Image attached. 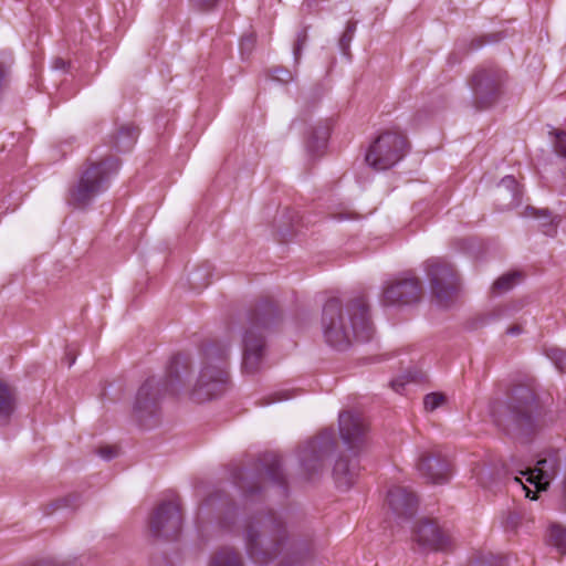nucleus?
Listing matches in <instances>:
<instances>
[{
	"instance_id": "f257e3e1",
	"label": "nucleus",
	"mask_w": 566,
	"mask_h": 566,
	"mask_svg": "<svg viewBox=\"0 0 566 566\" xmlns=\"http://www.w3.org/2000/svg\"><path fill=\"white\" fill-rule=\"evenodd\" d=\"M248 556L259 565H268L283 551L287 555L279 566H307L315 552L314 532L306 521L290 511L258 512L243 527Z\"/></svg>"
},
{
	"instance_id": "f03ea898",
	"label": "nucleus",
	"mask_w": 566,
	"mask_h": 566,
	"mask_svg": "<svg viewBox=\"0 0 566 566\" xmlns=\"http://www.w3.org/2000/svg\"><path fill=\"white\" fill-rule=\"evenodd\" d=\"M322 327L326 343L337 350L347 349L353 340H370L374 325L365 296L352 298L346 305V315L338 298H328L323 307Z\"/></svg>"
},
{
	"instance_id": "7ed1b4c3",
	"label": "nucleus",
	"mask_w": 566,
	"mask_h": 566,
	"mask_svg": "<svg viewBox=\"0 0 566 566\" xmlns=\"http://www.w3.org/2000/svg\"><path fill=\"white\" fill-rule=\"evenodd\" d=\"M188 368V358L178 354L170 360L165 379L151 376L142 384L133 406V418L140 428L153 429L161 422L165 394L180 390Z\"/></svg>"
},
{
	"instance_id": "20e7f679",
	"label": "nucleus",
	"mask_w": 566,
	"mask_h": 566,
	"mask_svg": "<svg viewBox=\"0 0 566 566\" xmlns=\"http://www.w3.org/2000/svg\"><path fill=\"white\" fill-rule=\"evenodd\" d=\"M538 402L534 390L525 385L512 388L504 401L492 407L494 422L506 433L528 434L535 428Z\"/></svg>"
},
{
	"instance_id": "39448f33",
	"label": "nucleus",
	"mask_w": 566,
	"mask_h": 566,
	"mask_svg": "<svg viewBox=\"0 0 566 566\" xmlns=\"http://www.w3.org/2000/svg\"><path fill=\"white\" fill-rule=\"evenodd\" d=\"M339 434L343 443L352 452L353 459L342 454L335 462L333 476L339 490L347 491L358 476L357 457L367 441V424L364 419L350 411H343L338 417Z\"/></svg>"
},
{
	"instance_id": "423d86ee",
	"label": "nucleus",
	"mask_w": 566,
	"mask_h": 566,
	"mask_svg": "<svg viewBox=\"0 0 566 566\" xmlns=\"http://www.w3.org/2000/svg\"><path fill=\"white\" fill-rule=\"evenodd\" d=\"M280 318L277 306L272 300L258 303L248 315V327L242 337V370L253 375L260 370L265 352L262 331L273 326Z\"/></svg>"
},
{
	"instance_id": "0eeeda50",
	"label": "nucleus",
	"mask_w": 566,
	"mask_h": 566,
	"mask_svg": "<svg viewBox=\"0 0 566 566\" xmlns=\"http://www.w3.org/2000/svg\"><path fill=\"white\" fill-rule=\"evenodd\" d=\"M230 346L221 342H208L202 347V368L191 397L205 402L222 395L229 385L227 370Z\"/></svg>"
},
{
	"instance_id": "6e6552de",
	"label": "nucleus",
	"mask_w": 566,
	"mask_h": 566,
	"mask_svg": "<svg viewBox=\"0 0 566 566\" xmlns=\"http://www.w3.org/2000/svg\"><path fill=\"white\" fill-rule=\"evenodd\" d=\"M120 161L115 156H108L101 161L92 163L82 174L78 182L70 190L69 203L76 208H85L109 184L117 172Z\"/></svg>"
},
{
	"instance_id": "1a4fd4ad",
	"label": "nucleus",
	"mask_w": 566,
	"mask_h": 566,
	"mask_svg": "<svg viewBox=\"0 0 566 566\" xmlns=\"http://www.w3.org/2000/svg\"><path fill=\"white\" fill-rule=\"evenodd\" d=\"M424 272L432 298L441 307H450L461 291V280L454 265L444 259L431 258L424 263Z\"/></svg>"
},
{
	"instance_id": "9d476101",
	"label": "nucleus",
	"mask_w": 566,
	"mask_h": 566,
	"mask_svg": "<svg viewBox=\"0 0 566 566\" xmlns=\"http://www.w3.org/2000/svg\"><path fill=\"white\" fill-rule=\"evenodd\" d=\"M408 151L406 136L396 130L380 134L370 145L365 160L376 170H386L401 160Z\"/></svg>"
},
{
	"instance_id": "9b49d317",
	"label": "nucleus",
	"mask_w": 566,
	"mask_h": 566,
	"mask_svg": "<svg viewBox=\"0 0 566 566\" xmlns=\"http://www.w3.org/2000/svg\"><path fill=\"white\" fill-rule=\"evenodd\" d=\"M506 72L496 65L478 69L471 78L473 105L483 111L492 107L503 94Z\"/></svg>"
},
{
	"instance_id": "f8f14e48",
	"label": "nucleus",
	"mask_w": 566,
	"mask_h": 566,
	"mask_svg": "<svg viewBox=\"0 0 566 566\" xmlns=\"http://www.w3.org/2000/svg\"><path fill=\"white\" fill-rule=\"evenodd\" d=\"M422 297V282L412 272H405L382 286L380 303L384 306H411Z\"/></svg>"
},
{
	"instance_id": "ddd939ff",
	"label": "nucleus",
	"mask_w": 566,
	"mask_h": 566,
	"mask_svg": "<svg viewBox=\"0 0 566 566\" xmlns=\"http://www.w3.org/2000/svg\"><path fill=\"white\" fill-rule=\"evenodd\" d=\"M336 441L332 430H323L314 440L307 441L298 450V461L307 479L319 473L324 460L334 451Z\"/></svg>"
},
{
	"instance_id": "4468645a",
	"label": "nucleus",
	"mask_w": 566,
	"mask_h": 566,
	"mask_svg": "<svg viewBox=\"0 0 566 566\" xmlns=\"http://www.w3.org/2000/svg\"><path fill=\"white\" fill-rule=\"evenodd\" d=\"M182 514L178 500L164 501L154 511L149 530L153 536L175 539L181 532Z\"/></svg>"
},
{
	"instance_id": "2eb2a0df",
	"label": "nucleus",
	"mask_w": 566,
	"mask_h": 566,
	"mask_svg": "<svg viewBox=\"0 0 566 566\" xmlns=\"http://www.w3.org/2000/svg\"><path fill=\"white\" fill-rule=\"evenodd\" d=\"M387 503L398 525L409 523L418 511L417 495L405 486H392L387 493Z\"/></svg>"
},
{
	"instance_id": "dca6fc26",
	"label": "nucleus",
	"mask_w": 566,
	"mask_h": 566,
	"mask_svg": "<svg viewBox=\"0 0 566 566\" xmlns=\"http://www.w3.org/2000/svg\"><path fill=\"white\" fill-rule=\"evenodd\" d=\"M412 538L420 546L432 551H444L450 536L433 520L421 518L412 531Z\"/></svg>"
},
{
	"instance_id": "f3484780",
	"label": "nucleus",
	"mask_w": 566,
	"mask_h": 566,
	"mask_svg": "<svg viewBox=\"0 0 566 566\" xmlns=\"http://www.w3.org/2000/svg\"><path fill=\"white\" fill-rule=\"evenodd\" d=\"M417 469L421 476L436 484L446 483L450 475L449 462L438 454L422 453L419 457Z\"/></svg>"
},
{
	"instance_id": "a211bd4d",
	"label": "nucleus",
	"mask_w": 566,
	"mask_h": 566,
	"mask_svg": "<svg viewBox=\"0 0 566 566\" xmlns=\"http://www.w3.org/2000/svg\"><path fill=\"white\" fill-rule=\"evenodd\" d=\"M558 469V459L555 454L546 458L538 459L536 465L525 471H520L521 474L526 475V481L534 484L537 491H545L549 481L555 476Z\"/></svg>"
},
{
	"instance_id": "6ab92c4d",
	"label": "nucleus",
	"mask_w": 566,
	"mask_h": 566,
	"mask_svg": "<svg viewBox=\"0 0 566 566\" xmlns=\"http://www.w3.org/2000/svg\"><path fill=\"white\" fill-rule=\"evenodd\" d=\"M260 465L272 483V486L276 490L277 495L286 497L289 493V485L282 470L281 458L275 453H265L260 459Z\"/></svg>"
},
{
	"instance_id": "aec40b11",
	"label": "nucleus",
	"mask_w": 566,
	"mask_h": 566,
	"mask_svg": "<svg viewBox=\"0 0 566 566\" xmlns=\"http://www.w3.org/2000/svg\"><path fill=\"white\" fill-rule=\"evenodd\" d=\"M205 506L219 510L223 527H230L234 523L237 506L228 493L218 490L209 494L201 503L200 510Z\"/></svg>"
},
{
	"instance_id": "412c9836",
	"label": "nucleus",
	"mask_w": 566,
	"mask_h": 566,
	"mask_svg": "<svg viewBox=\"0 0 566 566\" xmlns=\"http://www.w3.org/2000/svg\"><path fill=\"white\" fill-rule=\"evenodd\" d=\"M495 197L502 209H512L520 205L522 192L513 176H505L496 186Z\"/></svg>"
},
{
	"instance_id": "4be33fe9",
	"label": "nucleus",
	"mask_w": 566,
	"mask_h": 566,
	"mask_svg": "<svg viewBox=\"0 0 566 566\" xmlns=\"http://www.w3.org/2000/svg\"><path fill=\"white\" fill-rule=\"evenodd\" d=\"M15 409V395L13 390L0 380V426L6 424Z\"/></svg>"
},
{
	"instance_id": "5701e85b",
	"label": "nucleus",
	"mask_w": 566,
	"mask_h": 566,
	"mask_svg": "<svg viewBox=\"0 0 566 566\" xmlns=\"http://www.w3.org/2000/svg\"><path fill=\"white\" fill-rule=\"evenodd\" d=\"M525 214L539 220V228L544 234L548 237H554L556 234L558 221L547 209L538 210L533 207H527Z\"/></svg>"
},
{
	"instance_id": "b1692460",
	"label": "nucleus",
	"mask_w": 566,
	"mask_h": 566,
	"mask_svg": "<svg viewBox=\"0 0 566 566\" xmlns=\"http://www.w3.org/2000/svg\"><path fill=\"white\" fill-rule=\"evenodd\" d=\"M138 129L133 125L122 126L114 140V147L117 151H128L137 137Z\"/></svg>"
},
{
	"instance_id": "393cba45",
	"label": "nucleus",
	"mask_w": 566,
	"mask_h": 566,
	"mask_svg": "<svg viewBox=\"0 0 566 566\" xmlns=\"http://www.w3.org/2000/svg\"><path fill=\"white\" fill-rule=\"evenodd\" d=\"M210 566H243V560L237 551L224 547L213 555Z\"/></svg>"
},
{
	"instance_id": "a878e982",
	"label": "nucleus",
	"mask_w": 566,
	"mask_h": 566,
	"mask_svg": "<svg viewBox=\"0 0 566 566\" xmlns=\"http://www.w3.org/2000/svg\"><path fill=\"white\" fill-rule=\"evenodd\" d=\"M233 481L235 485L242 491L245 502L261 496L263 490L260 484L258 482H245L242 470H238L233 473Z\"/></svg>"
},
{
	"instance_id": "bb28decb",
	"label": "nucleus",
	"mask_w": 566,
	"mask_h": 566,
	"mask_svg": "<svg viewBox=\"0 0 566 566\" xmlns=\"http://www.w3.org/2000/svg\"><path fill=\"white\" fill-rule=\"evenodd\" d=\"M328 129L326 127L315 128L306 143L307 151L318 156L326 146Z\"/></svg>"
},
{
	"instance_id": "cd10ccee",
	"label": "nucleus",
	"mask_w": 566,
	"mask_h": 566,
	"mask_svg": "<svg viewBox=\"0 0 566 566\" xmlns=\"http://www.w3.org/2000/svg\"><path fill=\"white\" fill-rule=\"evenodd\" d=\"M548 542L556 547L560 554L566 555V527L553 524L549 527Z\"/></svg>"
},
{
	"instance_id": "c85d7f7f",
	"label": "nucleus",
	"mask_w": 566,
	"mask_h": 566,
	"mask_svg": "<svg viewBox=\"0 0 566 566\" xmlns=\"http://www.w3.org/2000/svg\"><path fill=\"white\" fill-rule=\"evenodd\" d=\"M520 272L506 273L500 276L492 286V290L496 294H502L509 292L520 280Z\"/></svg>"
},
{
	"instance_id": "c756f323",
	"label": "nucleus",
	"mask_w": 566,
	"mask_h": 566,
	"mask_svg": "<svg viewBox=\"0 0 566 566\" xmlns=\"http://www.w3.org/2000/svg\"><path fill=\"white\" fill-rule=\"evenodd\" d=\"M210 270L209 268L196 269L189 275V283L193 290H201L210 283Z\"/></svg>"
},
{
	"instance_id": "7c9ffc66",
	"label": "nucleus",
	"mask_w": 566,
	"mask_h": 566,
	"mask_svg": "<svg viewBox=\"0 0 566 566\" xmlns=\"http://www.w3.org/2000/svg\"><path fill=\"white\" fill-rule=\"evenodd\" d=\"M545 354L547 358L555 365V367L560 371H566V350L558 347H548L545 348Z\"/></svg>"
},
{
	"instance_id": "2f4dec72",
	"label": "nucleus",
	"mask_w": 566,
	"mask_h": 566,
	"mask_svg": "<svg viewBox=\"0 0 566 566\" xmlns=\"http://www.w3.org/2000/svg\"><path fill=\"white\" fill-rule=\"evenodd\" d=\"M356 31V22L349 21L346 25L345 31L343 32L338 45L342 53L346 56L350 55V42L354 38Z\"/></svg>"
},
{
	"instance_id": "473e14b6",
	"label": "nucleus",
	"mask_w": 566,
	"mask_h": 566,
	"mask_svg": "<svg viewBox=\"0 0 566 566\" xmlns=\"http://www.w3.org/2000/svg\"><path fill=\"white\" fill-rule=\"evenodd\" d=\"M446 401V396L440 392H431L424 396L423 405L426 410L433 411L440 406H442Z\"/></svg>"
},
{
	"instance_id": "72a5a7b5",
	"label": "nucleus",
	"mask_w": 566,
	"mask_h": 566,
	"mask_svg": "<svg viewBox=\"0 0 566 566\" xmlns=\"http://www.w3.org/2000/svg\"><path fill=\"white\" fill-rule=\"evenodd\" d=\"M77 496L76 495H69L65 497L57 499L53 502H51L46 507L44 513L51 514L53 511L60 507H72L74 503L76 502Z\"/></svg>"
},
{
	"instance_id": "f704fd0d",
	"label": "nucleus",
	"mask_w": 566,
	"mask_h": 566,
	"mask_svg": "<svg viewBox=\"0 0 566 566\" xmlns=\"http://www.w3.org/2000/svg\"><path fill=\"white\" fill-rule=\"evenodd\" d=\"M551 134L555 136L554 147L555 151L566 158V132L554 129Z\"/></svg>"
},
{
	"instance_id": "c9c22d12",
	"label": "nucleus",
	"mask_w": 566,
	"mask_h": 566,
	"mask_svg": "<svg viewBox=\"0 0 566 566\" xmlns=\"http://www.w3.org/2000/svg\"><path fill=\"white\" fill-rule=\"evenodd\" d=\"M306 41H307V29L304 28L300 32H297V36H296L294 48H293L294 60L296 63H298V61L301 59L302 50H303Z\"/></svg>"
},
{
	"instance_id": "e433bc0d",
	"label": "nucleus",
	"mask_w": 566,
	"mask_h": 566,
	"mask_svg": "<svg viewBox=\"0 0 566 566\" xmlns=\"http://www.w3.org/2000/svg\"><path fill=\"white\" fill-rule=\"evenodd\" d=\"M331 217L336 221H345V220H358L360 216L355 211L348 208H340L331 212Z\"/></svg>"
},
{
	"instance_id": "4c0bfd02",
	"label": "nucleus",
	"mask_w": 566,
	"mask_h": 566,
	"mask_svg": "<svg viewBox=\"0 0 566 566\" xmlns=\"http://www.w3.org/2000/svg\"><path fill=\"white\" fill-rule=\"evenodd\" d=\"M191 6L202 12H209L217 8L220 0H189Z\"/></svg>"
},
{
	"instance_id": "58836bf2",
	"label": "nucleus",
	"mask_w": 566,
	"mask_h": 566,
	"mask_svg": "<svg viewBox=\"0 0 566 566\" xmlns=\"http://www.w3.org/2000/svg\"><path fill=\"white\" fill-rule=\"evenodd\" d=\"M294 397V391H290V390H280V391H276L274 392L273 395L266 397V398H263V405H270V403H273V402H276V401H283V400H287L290 398Z\"/></svg>"
},
{
	"instance_id": "ea45409f",
	"label": "nucleus",
	"mask_w": 566,
	"mask_h": 566,
	"mask_svg": "<svg viewBox=\"0 0 566 566\" xmlns=\"http://www.w3.org/2000/svg\"><path fill=\"white\" fill-rule=\"evenodd\" d=\"M254 43H255V38L253 34H247V35H243L241 38V41H240V50H241V54L244 55H249L253 48H254Z\"/></svg>"
},
{
	"instance_id": "a19ab883",
	"label": "nucleus",
	"mask_w": 566,
	"mask_h": 566,
	"mask_svg": "<svg viewBox=\"0 0 566 566\" xmlns=\"http://www.w3.org/2000/svg\"><path fill=\"white\" fill-rule=\"evenodd\" d=\"M97 453L101 458L105 460H112L117 455V449L111 446L101 447L97 450Z\"/></svg>"
},
{
	"instance_id": "79ce46f5",
	"label": "nucleus",
	"mask_w": 566,
	"mask_h": 566,
	"mask_svg": "<svg viewBox=\"0 0 566 566\" xmlns=\"http://www.w3.org/2000/svg\"><path fill=\"white\" fill-rule=\"evenodd\" d=\"M273 76L281 82H289L292 78L290 71L283 69H276Z\"/></svg>"
},
{
	"instance_id": "37998d69",
	"label": "nucleus",
	"mask_w": 566,
	"mask_h": 566,
	"mask_svg": "<svg viewBox=\"0 0 566 566\" xmlns=\"http://www.w3.org/2000/svg\"><path fill=\"white\" fill-rule=\"evenodd\" d=\"M66 65H67V63L63 59H61V57H56L54 60V62H53V67L55 70L65 71L66 70Z\"/></svg>"
},
{
	"instance_id": "c03bdc74",
	"label": "nucleus",
	"mask_w": 566,
	"mask_h": 566,
	"mask_svg": "<svg viewBox=\"0 0 566 566\" xmlns=\"http://www.w3.org/2000/svg\"><path fill=\"white\" fill-rule=\"evenodd\" d=\"M7 76V69L2 61H0V90L3 87Z\"/></svg>"
},
{
	"instance_id": "a18cd8bd",
	"label": "nucleus",
	"mask_w": 566,
	"mask_h": 566,
	"mask_svg": "<svg viewBox=\"0 0 566 566\" xmlns=\"http://www.w3.org/2000/svg\"><path fill=\"white\" fill-rule=\"evenodd\" d=\"M521 333H522V327L520 325H513L506 329V334L513 335V336L520 335Z\"/></svg>"
},
{
	"instance_id": "49530a36",
	"label": "nucleus",
	"mask_w": 566,
	"mask_h": 566,
	"mask_svg": "<svg viewBox=\"0 0 566 566\" xmlns=\"http://www.w3.org/2000/svg\"><path fill=\"white\" fill-rule=\"evenodd\" d=\"M483 43H484V41H483V39L481 38V39H475V40H473V41H472V43H471V45H472V48H473V49H478V48L482 46V45H483Z\"/></svg>"
},
{
	"instance_id": "de8ad7c7",
	"label": "nucleus",
	"mask_w": 566,
	"mask_h": 566,
	"mask_svg": "<svg viewBox=\"0 0 566 566\" xmlns=\"http://www.w3.org/2000/svg\"><path fill=\"white\" fill-rule=\"evenodd\" d=\"M66 359H67L69 367H71L74 364V361H75V357L72 356L71 353L66 354Z\"/></svg>"
},
{
	"instance_id": "09e8293b",
	"label": "nucleus",
	"mask_w": 566,
	"mask_h": 566,
	"mask_svg": "<svg viewBox=\"0 0 566 566\" xmlns=\"http://www.w3.org/2000/svg\"><path fill=\"white\" fill-rule=\"evenodd\" d=\"M488 38L489 42H497L500 40L499 34H490Z\"/></svg>"
},
{
	"instance_id": "8fccbe9b",
	"label": "nucleus",
	"mask_w": 566,
	"mask_h": 566,
	"mask_svg": "<svg viewBox=\"0 0 566 566\" xmlns=\"http://www.w3.org/2000/svg\"><path fill=\"white\" fill-rule=\"evenodd\" d=\"M524 489H525V491H526V496H527V497H530V499H532V500H535V499H536V495H535V493H534L532 490L526 489V488H524Z\"/></svg>"
},
{
	"instance_id": "3c124183",
	"label": "nucleus",
	"mask_w": 566,
	"mask_h": 566,
	"mask_svg": "<svg viewBox=\"0 0 566 566\" xmlns=\"http://www.w3.org/2000/svg\"><path fill=\"white\" fill-rule=\"evenodd\" d=\"M280 234H281V237L284 239V238H285V237H287L289 234H292V231H290L289 229L280 230Z\"/></svg>"
},
{
	"instance_id": "603ef678",
	"label": "nucleus",
	"mask_w": 566,
	"mask_h": 566,
	"mask_svg": "<svg viewBox=\"0 0 566 566\" xmlns=\"http://www.w3.org/2000/svg\"><path fill=\"white\" fill-rule=\"evenodd\" d=\"M391 386L392 388L396 390V391H399V388L402 387V384H398L397 381H392L391 382Z\"/></svg>"
},
{
	"instance_id": "864d4df0",
	"label": "nucleus",
	"mask_w": 566,
	"mask_h": 566,
	"mask_svg": "<svg viewBox=\"0 0 566 566\" xmlns=\"http://www.w3.org/2000/svg\"><path fill=\"white\" fill-rule=\"evenodd\" d=\"M482 471L478 472V480L480 481V483L484 486V482H483V476H482Z\"/></svg>"
}]
</instances>
